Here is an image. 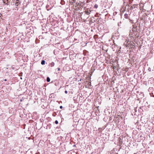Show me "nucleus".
I'll use <instances>...</instances> for the list:
<instances>
[{
    "mask_svg": "<svg viewBox=\"0 0 154 154\" xmlns=\"http://www.w3.org/2000/svg\"><path fill=\"white\" fill-rule=\"evenodd\" d=\"M98 5L97 4H95L94 6V7L95 8H98Z\"/></svg>",
    "mask_w": 154,
    "mask_h": 154,
    "instance_id": "11",
    "label": "nucleus"
},
{
    "mask_svg": "<svg viewBox=\"0 0 154 154\" xmlns=\"http://www.w3.org/2000/svg\"><path fill=\"white\" fill-rule=\"evenodd\" d=\"M39 9L40 10V9H41V8H39Z\"/></svg>",
    "mask_w": 154,
    "mask_h": 154,
    "instance_id": "21",
    "label": "nucleus"
},
{
    "mask_svg": "<svg viewBox=\"0 0 154 154\" xmlns=\"http://www.w3.org/2000/svg\"><path fill=\"white\" fill-rule=\"evenodd\" d=\"M16 4H17V6H18L20 4V0H17Z\"/></svg>",
    "mask_w": 154,
    "mask_h": 154,
    "instance_id": "4",
    "label": "nucleus"
},
{
    "mask_svg": "<svg viewBox=\"0 0 154 154\" xmlns=\"http://www.w3.org/2000/svg\"><path fill=\"white\" fill-rule=\"evenodd\" d=\"M45 61L44 60H42L41 63L42 65H43L45 64Z\"/></svg>",
    "mask_w": 154,
    "mask_h": 154,
    "instance_id": "9",
    "label": "nucleus"
},
{
    "mask_svg": "<svg viewBox=\"0 0 154 154\" xmlns=\"http://www.w3.org/2000/svg\"><path fill=\"white\" fill-rule=\"evenodd\" d=\"M67 93H68V91H65V94H67Z\"/></svg>",
    "mask_w": 154,
    "mask_h": 154,
    "instance_id": "13",
    "label": "nucleus"
},
{
    "mask_svg": "<svg viewBox=\"0 0 154 154\" xmlns=\"http://www.w3.org/2000/svg\"><path fill=\"white\" fill-rule=\"evenodd\" d=\"M43 2L42 1L39 2V6L40 5L42 6V5H43Z\"/></svg>",
    "mask_w": 154,
    "mask_h": 154,
    "instance_id": "7",
    "label": "nucleus"
},
{
    "mask_svg": "<svg viewBox=\"0 0 154 154\" xmlns=\"http://www.w3.org/2000/svg\"><path fill=\"white\" fill-rule=\"evenodd\" d=\"M133 28H134V29H137V26H136L135 25H133Z\"/></svg>",
    "mask_w": 154,
    "mask_h": 154,
    "instance_id": "10",
    "label": "nucleus"
},
{
    "mask_svg": "<svg viewBox=\"0 0 154 154\" xmlns=\"http://www.w3.org/2000/svg\"><path fill=\"white\" fill-rule=\"evenodd\" d=\"M124 17L126 19H128V14H124Z\"/></svg>",
    "mask_w": 154,
    "mask_h": 154,
    "instance_id": "5",
    "label": "nucleus"
},
{
    "mask_svg": "<svg viewBox=\"0 0 154 154\" xmlns=\"http://www.w3.org/2000/svg\"><path fill=\"white\" fill-rule=\"evenodd\" d=\"M60 68H58V70L60 71Z\"/></svg>",
    "mask_w": 154,
    "mask_h": 154,
    "instance_id": "16",
    "label": "nucleus"
},
{
    "mask_svg": "<svg viewBox=\"0 0 154 154\" xmlns=\"http://www.w3.org/2000/svg\"><path fill=\"white\" fill-rule=\"evenodd\" d=\"M50 66L51 67H53L54 65V62H52L50 64Z\"/></svg>",
    "mask_w": 154,
    "mask_h": 154,
    "instance_id": "3",
    "label": "nucleus"
},
{
    "mask_svg": "<svg viewBox=\"0 0 154 154\" xmlns=\"http://www.w3.org/2000/svg\"><path fill=\"white\" fill-rule=\"evenodd\" d=\"M91 11L90 10H86L85 12L86 14L88 15L90 14Z\"/></svg>",
    "mask_w": 154,
    "mask_h": 154,
    "instance_id": "2",
    "label": "nucleus"
},
{
    "mask_svg": "<svg viewBox=\"0 0 154 154\" xmlns=\"http://www.w3.org/2000/svg\"><path fill=\"white\" fill-rule=\"evenodd\" d=\"M132 32H131V30L130 31V33H131L132 34V33H133L134 34L135 33L137 32H138V30L137 29H134L132 28Z\"/></svg>",
    "mask_w": 154,
    "mask_h": 154,
    "instance_id": "1",
    "label": "nucleus"
},
{
    "mask_svg": "<svg viewBox=\"0 0 154 154\" xmlns=\"http://www.w3.org/2000/svg\"><path fill=\"white\" fill-rule=\"evenodd\" d=\"M129 20H130V21H131V20L130 19H129Z\"/></svg>",
    "mask_w": 154,
    "mask_h": 154,
    "instance_id": "22",
    "label": "nucleus"
},
{
    "mask_svg": "<svg viewBox=\"0 0 154 154\" xmlns=\"http://www.w3.org/2000/svg\"><path fill=\"white\" fill-rule=\"evenodd\" d=\"M3 0V3L5 4H7L8 2V0Z\"/></svg>",
    "mask_w": 154,
    "mask_h": 154,
    "instance_id": "8",
    "label": "nucleus"
},
{
    "mask_svg": "<svg viewBox=\"0 0 154 154\" xmlns=\"http://www.w3.org/2000/svg\"><path fill=\"white\" fill-rule=\"evenodd\" d=\"M135 5H136V6H137V5L134 4V5H133V6H135Z\"/></svg>",
    "mask_w": 154,
    "mask_h": 154,
    "instance_id": "15",
    "label": "nucleus"
},
{
    "mask_svg": "<svg viewBox=\"0 0 154 154\" xmlns=\"http://www.w3.org/2000/svg\"><path fill=\"white\" fill-rule=\"evenodd\" d=\"M137 33H136V34L135 35H137Z\"/></svg>",
    "mask_w": 154,
    "mask_h": 154,
    "instance_id": "20",
    "label": "nucleus"
},
{
    "mask_svg": "<svg viewBox=\"0 0 154 154\" xmlns=\"http://www.w3.org/2000/svg\"><path fill=\"white\" fill-rule=\"evenodd\" d=\"M4 81H7V79H5L4 80Z\"/></svg>",
    "mask_w": 154,
    "mask_h": 154,
    "instance_id": "17",
    "label": "nucleus"
},
{
    "mask_svg": "<svg viewBox=\"0 0 154 154\" xmlns=\"http://www.w3.org/2000/svg\"><path fill=\"white\" fill-rule=\"evenodd\" d=\"M60 109H62L63 108V106H60Z\"/></svg>",
    "mask_w": 154,
    "mask_h": 154,
    "instance_id": "14",
    "label": "nucleus"
},
{
    "mask_svg": "<svg viewBox=\"0 0 154 154\" xmlns=\"http://www.w3.org/2000/svg\"><path fill=\"white\" fill-rule=\"evenodd\" d=\"M132 1H133V0H132Z\"/></svg>",
    "mask_w": 154,
    "mask_h": 154,
    "instance_id": "23",
    "label": "nucleus"
},
{
    "mask_svg": "<svg viewBox=\"0 0 154 154\" xmlns=\"http://www.w3.org/2000/svg\"><path fill=\"white\" fill-rule=\"evenodd\" d=\"M22 101V100H21H21H20V101H21H21Z\"/></svg>",
    "mask_w": 154,
    "mask_h": 154,
    "instance_id": "19",
    "label": "nucleus"
},
{
    "mask_svg": "<svg viewBox=\"0 0 154 154\" xmlns=\"http://www.w3.org/2000/svg\"><path fill=\"white\" fill-rule=\"evenodd\" d=\"M75 146V145H74L73 146Z\"/></svg>",
    "mask_w": 154,
    "mask_h": 154,
    "instance_id": "18",
    "label": "nucleus"
},
{
    "mask_svg": "<svg viewBox=\"0 0 154 154\" xmlns=\"http://www.w3.org/2000/svg\"><path fill=\"white\" fill-rule=\"evenodd\" d=\"M55 123L56 124H57L58 123V122L57 120H56L55 122Z\"/></svg>",
    "mask_w": 154,
    "mask_h": 154,
    "instance_id": "12",
    "label": "nucleus"
},
{
    "mask_svg": "<svg viewBox=\"0 0 154 154\" xmlns=\"http://www.w3.org/2000/svg\"><path fill=\"white\" fill-rule=\"evenodd\" d=\"M46 80H47V81L48 82H49L50 81V79L49 77H48L47 78Z\"/></svg>",
    "mask_w": 154,
    "mask_h": 154,
    "instance_id": "6",
    "label": "nucleus"
}]
</instances>
